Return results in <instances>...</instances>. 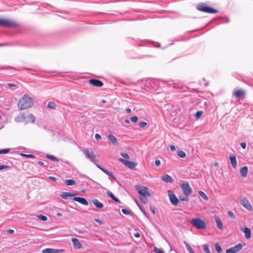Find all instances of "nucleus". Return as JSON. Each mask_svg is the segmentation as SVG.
Masks as SVG:
<instances>
[{
	"instance_id": "1",
	"label": "nucleus",
	"mask_w": 253,
	"mask_h": 253,
	"mask_svg": "<svg viewBox=\"0 0 253 253\" xmlns=\"http://www.w3.org/2000/svg\"><path fill=\"white\" fill-rule=\"evenodd\" d=\"M34 104L33 99L27 95H24L20 99L18 103V107L20 110H24L31 107Z\"/></svg>"
},
{
	"instance_id": "2",
	"label": "nucleus",
	"mask_w": 253,
	"mask_h": 253,
	"mask_svg": "<svg viewBox=\"0 0 253 253\" xmlns=\"http://www.w3.org/2000/svg\"><path fill=\"white\" fill-rule=\"evenodd\" d=\"M191 224L198 229H204L206 228V223L200 218L196 217L191 219Z\"/></svg>"
},
{
	"instance_id": "3",
	"label": "nucleus",
	"mask_w": 253,
	"mask_h": 253,
	"mask_svg": "<svg viewBox=\"0 0 253 253\" xmlns=\"http://www.w3.org/2000/svg\"><path fill=\"white\" fill-rule=\"evenodd\" d=\"M83 153L85 155L86 157L89 159L92 163H95L98 161V159L97 158L96 156L95 155L91 149L85 148L83 150Z\"/></svg>"
},
{
	"instance_id": "4",
	"label": "nucleus",
	"mask_w": 253,
	"mask_h": 253,
	"mask_svg": "<svg viewBox=\"0 0 253 253\" xmlns=\"http://www.w3.org/2000/svg\"><path fill=\"white\" fill-rule=\"evenodd\" d=\"M135 189L140 195L144 197H147L151 196L148 191V188L146 187L140 185H136Z\"/></svg>"
},
{
	"instance_id": "5",
	"label": "nucleus",
	"mask_w": 253,
	"mask_h": 253,
	"mask_svg": "<svg viewBox=\"0 0 253 253\" xmlns=\"http://www.w3.org/2000/svg\"><path fill=\"white\" fill-rule=\"evenodd\" d=\"M119 161L121 162L123 165H124L126 167L128 168L131 169H133L136 166V164L133 162L125 160L123 158H119Z\"/></svg>"
},
{
	"instance_id": "6",
	"label": "nucleus",
	"mask_w": 253,
	"mask_h": 253,
	"mask_svg": "<svg viewBox=\"0 0 253 253\" xmlns=\"http://www.w3.org/2000/svg\"><path fill=\"white\" fill-rule=\"evenodd\" d=\"M181 187L186 196H189L192 192V188L188 182L183 183L181 185Z\"/></svg>"
},
{
	"instance_id": "7",
	"label": "nucleus",
	"mask_w": 253,
	"mask_h": 253,
	"mask_svg": "<svg viewBox=\"0 0 253 253\" xmlns=\"http://www.w3.org/2000/svg\"><path fill=\"white\" fill-rule=\"evenodd\" d=\"M16 24L12 21L6 19L0 18V26L3 27H14Z\"/></svg>"
},
{
	"instance_id": "8",
	"label": "nucleus",
	"mask_w": 253,
	"mask_h": 253,
	"mask_svg": "<svg viewBox=\"0 0 253 253\" xmlns=\"http://www.w3.org/2000/svg\"><path fill=\"white\" fill-rule=\"evenodd\" d=\"M240 204L248 211H253L252 206L251 205L248 199L247 198H244L241 200Z\"/></svg>"
},
{
	"instance_id": "9",
	"label": "nucleus",
	"mask_w": 253,
	"mask_h": 253,
	"mask_svg": "<svg viewBox=\"0 0 253 253\" xmlns=\"http://www.w3.org/2000/svg\"><path fill=\"white\" fill-rule=\"evenodd\" d=\"M243 248L241 244H238L237 245L226 250V253H236L240 251Z\"/></svg>"
},
{
	"instance_id": "10",
	"label": "nucleus",
	"mask_w": 253,
	"mask_h": 253,
	"mask_svg": "<svg viewBox=\"0 0 253 253\" xmlns=\"http://www.w3.org/2000/svg\"><path fill=\"white\" fill-rule=\"evenodd\" d=\"M168 195L169 196V200L172 205L174 206H177L178 203V200L175 195L173 193H172L170 190L168 191Z\"/></svg>"
},
{
	"instance_id": "11",
	"label": "nucleus",
	"mask_w": 253,
	"mask_h": 253,
	"mask_svg": "<svg viewBox=\"0 0 253 253\" xmlns=\"http://www.w3.org/2000/svg\"><path fill=\"white\" fill-rule=\"evenodd\" d=\"M233 94L236 98H244L245 95V91L243 89H239L234 91Z\"/></svg>"
},
{
	"instance_id": "12",
	"label": "nucleus",
	"mask_w": 253,
	"mask_h": 253,
	"mask_svg": "<svg viewBox=\"0 0 253 253\" xmlns=\"http://www.w3.org/2000/svg\"><path fill=\"white\" fill-rule=\"evenodd\" d=\"M89 83L90 84L97 87H101L103 85L101 81L97 79H91L89 81Z\"/></svg>"
},
{
	"instance_id": "13",
	"label": "nucleus",
	"mask_w": 253,
	"mask_h": 253,
	"mask_svg": "<svg viewBox=\"0 0 253 253\" xmlns=\"http://www.w3.org/2000/svg\"><path fill=\"white\" fill-rule=\"evenodd\" d=\"M73 200L84 206H87L88 205L87 201L84 198L75 197L73 198Z\"/></svg>"
},
{
	"instance_id": "14",
	"label": "nucleus",
	"mask_w": 253,
	"mask_h": 253,
	"mask_svg": "<svg viewBox=\"0 0 253 253\" xmlns=\"http://www.w3.org/2000/svg\"><path fill=\"white\" fill-rule=\"evenodd\" d=\"M72 240L74 247L75 249H81L82 248V245L78 239L72 238Z\"/></svg>"
},
{
	"instance_id": "15",
	"label": "nucleus",
	"mask_w": 253,
	"mask_h": 253,
	"mask_svg": "<svg viewBox=\"0 0 253 253\" xmlns=\"http://www.w3.org/2000/svg\"><path fill=\"white\" fill-rule=\"evenodd\" d=\"M26 116L24 114H21L14 118V121L16 123L24 122L26 120Z\"/></svg>"
},
{
	"instance_id": "16",
	"label": "nucleus",
	"mask_w": 253,
	"mask_h": 253,
	"mask_svg": "<svg viewBox=\"0 0 253 253\" xmlns=\"http://www.w3.org/2000/svg\"><path fill=\"white\" fill-rule=\"evenodd\" d=\"M248 172V167L244 166V167H242L240 170L241 176L243 178L246 177L247 175Z\"/></svg>"
},
{
	"instance_id": "17",
	"label": "nucleus",
	"mask_w": 253,
	"mask_h": 253,
	"mask_svg": "<svg viewBox=\"0 0 253 253\" xmlns=\"http://www.w3.org/2000/svg\"><path fill=\"white\" fill-rule=\"evenodd\" d=\"M215 220L216 223V225L217 228L219 230H222L223 229V225L221 221V220L220 218L217 215H215L214 216Z\"/></svg>"
},
{
	"instance_id": "18",
	"label": "nucleus",
	"mask_w": 253,
	"mask_h": 253,
	"mask_svg": "<svg viewBox=\"0 0 253 253\" xmlns=\"http://www.w3.org/2000/svg\"><path fill=\"white\" fill-rule=\"evenodd\" d=\"M76 194L75 193H71V192H63L61 194V197L64 199H67L69 197H73L75 196Z\"/></svg>"
},
{
	"instance_id": "19",
	"label": "nucleus",
	"mask_w": 253,
	"mask_h": 253,
	"mask_svg": "<svg viewBox=\"0 0 253 253\" xmlns=\"http://www.w3.org/2000/svg\"><path fill=\"white\" fill-rule=\"evenodd\" d=\"M229 159L230 160V162L232 166L234 168H236L237 167V160L235 156L231 155L229 157Z\"/></svg>"
},
{
	"instance_id": "20",
	"label": "nucleus",
	"mask_w": 253,
	"mask_h": 253,
	"mask_svg": "<svg viewBox=\"0 0 253 253\" xmlns=\"http://www.w3.org/2000/svg\"><path fill=\"white\" fill-rule=\"evenodd\" d=\"M162 179L167 183H172L173 182L171 177L167 174L164 175L162 177Z\"/></svg>"
},
{
	"instance_id": "21",
	"label": "nucleus",
	"mask_w": 253,
	"mask_h": 253,
	"mask_svg": "<svg viewBox=\"0 0 253 253\" xmlns=\"http://www.w3.org/2000/svg\"><path fill=\"white\" fill-rule=\"evenodd\" d=\"M93 204L97 208L101 209L103 207V204L100 202L97 199H93L92 200Z\"/></svg>"
},
{
	"instance_id": "22",
	"label": "nucleus",
	"mask_w": 253,
	"mask_h": 253,
	"mask_svg": "<svg viewBox=\"0 0 253 253\" xmlns=\"http://www.w3.org/2000/svg\"><path fill=\"white\" fill-rule=\"evenodd\" d=\"M243 231L245 233V236L246 239H248L251 238V230L249 228L245 227V228H244Z\"/></svg>"
},
{
	"instance_id": "23",
	"label": "nucleus",
	"mask_w": 253,
	"mask_h": 253,
	"mask_svg": "<svg viewBox=\"0 0 253 253\" xmlns=\"http://www.w3.org/2000/svg\"><path fill=\"white\" fill-rule=\"evenodd\" d=\"M204 12L209 13H216L217 12V10L215 9L207 6L206 8V10L204 11Z\"/></svg>"
},
{
	"instance_id": "24",
	"label": "nucleus",
	"mask_w": 253,
	"mask_h": 253,
	"mask_svg": "<svg viewBox=\"0 0 253 253\" xmlns=\"http://www.w3.org/2000/svg\"><path fill=\"white\" fill-rule=\"evenodd\" d=\"M204 12L209 13H216L217 12V10L215 9L207 6L206 8V10L204 11Z\"/></svg>"
},
{
	"instance_id": "25",
	"label": "nucleus",
	"mask_w": 253,
	"mask_h": 253,
	"mask_svg": "<svg viewBox=\"0 0 253 253\" xmlns=\"http://www.w3.org/2000/svg\"><path fill=\"white\" fill-rule=\"evenodd\" d=\"M207 5L205 3H200L197 5V9L201 11L204 12Z\"/></svg>"
},
{
	"instance_id": "26",
	"label": "nucleus",
	"mask_w": 253,
	"mask_h": 253,
	"mask_svg": "<svg viewBox=\"0 0 253 253\" xmlns=\"http://www.w3.org/2000/svg\"><path fill=\"white\" fill-rule=\"evenodd\" d=\"M108 137L110 140L112 142V143L116 144L117 143V139L112 134L109 133L108 134Z\"/></svg>"
},
{
	"instance_id": "27",
	"label": "nucleus",
	"mask_w": 253,
	"mask_h": 253,
	"mask_svg": "<svg viewBox=\"0 0 253 253\" xmlns=\"http://www.w3.org/2000/svg\"><path fill=\"white\" fill-rule=\"evenodd\" d=\"M27 118L29 120H27L26 121V123H28L30 121L32 123H34V122L35 121V117L32 114L29 115L27 116Z\"/></svg>"
},
{
	"instance_id": "28",
	"label": "nucleus",
	"mask_w": 253,
	"mask_h": 253,
	"mask_svg": "<svg viewBox=\"0 0 253 253\" xmlns=\"http://www.w3.org/2000/svg\"><path fill=\"white\" fill-rule=\"evenodd\" d=\"M177 154L180 158H183L186 157V153L182 150H178Z\"/></svg>"
},
{
	"instance_id": "29",
	"label": "nucleus",
	"mask_w": 253,
	"mask_h": 253,
	"mask_svg": "<svg viewBox=\"0 0 253 253\" xmlns=\"http://www.w3.org/2000/svg\"><path fill=\"white\" fill-rule=\"evenodd\" d=\"M65 183L67 185L71 186L74 185L76 183V181L73 179H67L65 181Z\"/></svg>"
},
{
	"instance_id": "30",
	"label": "nucleus",
	"mask_w": 253,
	"mask_h": 253,
	"mask_svg": "<svg viewBox=\"0 0 253 253\" xmlns=\"http://www.w3.org/2000/svg\"><path fill=\"white\" fill-rule=\"evenodd\" d=\"M136 202L137 206L139 207V208H140L141 211H142L143 214L145 215V216L148 218L149 216H148V214H147L144 209L143 208V207L137 202Z\"/></svg>"
},
{
	"instance_id": "31",
	"label": "nucleus",
	"mask_w": 253,
	"mask_h": 253,
	"mask_svg": "<svg viewBox=\"0 0 253 253\" xmlns=\"http://www.w3.org/2000/svg\"><path fill=\"white\" fill-rule=\"evenodd\" d=\"M102 171L107 174L109 176L112 177L113 179H116L115 176L108 170L104 169H102Z\"/></svg>"
},
{
	"instance_id": "32",
	"label": "nucleus",
	"mask_w": 253,
	"mask_h": 253,
	"mask_svg": "<svg viewBox=\"0 0 253 253\" xmlns=\"http://www.w3.org/2000/svg\"><path fill=\"white\" fill-rule=\"evenodd\" d=\"M199 194L203 199H204L205 200H208V198L207 196L204 192H203L202 191H200L199 192Z\"/></svg>"
},
{
	"instance_id": "33",
	"label": "nucleus",
	"mask_w": 253,
	"mask_h": 253,
	"mask_svg": "<svg viewBox=\"0 0 253 253\" xmlns=\"http://www.w3.org/2000/svg\"><path fill=\"white\" fill-rule=\"evenodd\" d=\"M47 158L53 161L58 162V159L52 155L47 154L46 155Z\"/></svg>"
},
{
	"instance_id": "34",
	"label": "nucleus",
	"mask_w": 253,
	"mask_h": 253,
	"mask_svg": "<svg viewBox=\"0 0 253 253\" xmlns=\"http://www.w3.org/2000/svg\"><path fill=\"white\" fill-rule=\"evenodd\" d=\"M215 248L216 252L218 253H221V252L222 251L221 248L220 246L218 243H216L215 244Z\"/></svg>"
},
{
	"instance_id": "35",
	"label": "nucleus",
	"mask_w": 253,
	"mask_h": 253,
	"mask_svg": "<svg viewBox=\"0 0 253 253\" xmlns=\"http://www.w3.org/2000/svg\"><path fill=\"white\" fill-rule=\"evenodd\" d=\"M47 107H48V108H49L50 109H55L56 105L54 104V103L52 102H48V103L47 104Z\"/></svg>"
},
{
	"instance_id": "36",
	"label": "nucleus",
	"mask_w": 253,
	"mask_h": 253,
	"mask_svg": "<svg viewBox=\"0 0 253 253\" xmlns=\"http://www.w3.org/2000/svg\"><path fill=\"white\" fill-rule=\"evenodd\" d=\"M38 217L39 219L42 221H46L47 219V218L46 216L42 215V214H39L38 215Z\"/></svg>"
},
{
	"instance_id": "37",
	"label": "nucleus",
	"mask_w": 253,
	"mask_h": 253,
	"mask_svg": "<svg viewBox=\"0 0 253 253\" xmlns=\"http://www.w3.org/2000/svg\"><path fill=\"white\" fill-rule=\"evenodd\" d=\"M42 253H53V249L47 248L42 250Z\"/></svg>"
},
{
	"instance_id": "38",
	"label": "nucleus",
	"mask_w": 253,
	"mask_h": 253,
	"mask_svg": "<svg viewBox=\"0 0 253 253\" xmlns=\"http://www.w3.org/2000/svg\"><path fill=\"white\" fill-rule=\"evenodd\" d=\"M204 113V112L202 111H198L195 115V117L196 118H199Z\"/></svg>"
},
{
	"instance_id": "39",
	"label": "nucleus",
	"mask_w": 253,
	"mask_h": 253,
	"mask_svg": "<svg viewBox=\"0 0 253 253\" xmlns=\"http://www.w3.org/2000/svg\"><path fill=\"white\" fill-rule=\"evenodd\" d=\"M121 155L124 157V158L126 159H129V156L128 155V154L126 153H124V152H121Z\"/></svg>"
},
{
	"instance_id": "40",
	"label": "nucleus",
	"mask_w": 253,
	"mask_h": 253,
	"mask_svg": "<svg viewBox=\"0 0 253 253\" xmlns=\"http://www.w3.org/2000/svg\"><path fill=\"white\" fill-rule=\"evenodd\" d=\"M10 151L9 149H3L0 150V154H7Z\"/></svg>"
},
{
	"instance_id": "41",
	"label": "nucleus",
	"mask_w": 253,
	"mask_h": 253,
	"mask_svg": "<svg viewBox=\"0 0 253 253\" xmlns=\"http://www.w3.org/2000/svg\"><path fill=\"white\" fill-rule=\"evenodd\" d=\"M204 250L206 253H211L209 246L207 244L204 246Z\"/></svg>"
},
{
	"instance_id": "42",
	"label": "nucleus",
	"mask_w": 253,
	"mask_h": 253,
	"mask_svg": "<svg viewBox=\"0 0 253 253\" xmlns=\"http://www.w3.org/2000/svg\"><path fill=\"white\" fill-rule=\"evenodd\" d=\"M22 155L29 158L34 159L35 158V156L32 154H22Z\"/></svg>"
},
{
	"instance_id": "43",
	"label": "nucleus",
	"mask_w": 253,
	"mask_h": 253,
	"mask_svg": "<svg viewBox=\"0 0 253 253\" xmlns=\"http://www.w3.org/2000/svg\"><path fill=\"white\" fill-rule=\"evenodd\" d=\"M228 215L229 216H230V217L232 218H236V216L235 215H234V214L233 213V212L231 211H228Z\"/></svg>"
},
{
	"instance_id": "44",
	"label": "nucleus",
	"mask_w": 253,
	"mask_h": 253,
	"mask_svg": "<svg viewBox=\"0 0 253 253\" xmlns=\"http://www.w3.org/2000/svg\"><path fill=\"white\" fill-rule=\"evenodd\" d=\"M154 251L156 253H165V252L163 250L159 249L157 248H155Z\"/></svg>"
},
{
	"instance_id": "45",
	"label": "nucleus",
	"mask_w": 253,
	"mask_h": 253,
	"mask_svg": "<svg viewBox=\"0 0 253 253\" xmlns=\"http://www.w3.org/2000/svg\"><path fill=\"white\" fill-rule=\"evenodd\" d=\"M130 119L131 121L133 123H136L138 120V118L136 116L131 117H130Z\"/></svg>"
},
{
	"instance_id": "46",
	"label": "nucleus",
	"mask_w": 253,
	"mask_h": 253,
	"mask_svg": "<svg viewBox=\"0 0 253 253\" xmlns=\"http://www.w3.org/2000/svg\"><path fill=\"white\" fill-rule=\"evenodd\" d=\"M107 195L111 197L112 199H114L115 196H114V195L110 191H108L107 192Z\"/></svg>"
},
{
	"instance_id": "47",
	"label": "nucleus",
	"mask_w": 253,
	"mask_h": 253,
	"mask_svg": "<svg viewBox=\"0 0 253 253\" xmlns=\"http://www.w3.org/2000/svg\"><path fill=\"white\" fill-rule=\"evenodd\" d=\"M122 211L123 213H124L125 214L127 215V214H130V211H129L128 210H127L126 209H122Z\"/></svg>"
},
{
	"instance_id": "48",
	"label": "nucleus",
	"mask_w": 253,
	"mask_h": 253,
	"mask_svg": "<svg viewBox=\"0 0 253 253\" xmlns=\"http://www.w3.org/2000/svg\"><path fill=\"white\" fill-rule=\"evenodd\" d=\"M147 125V123L145 122H141L139 123V126L141 127H144Z\"/></svg>"
},
{
	"instance_id": "49",
	"label": "nucleus",
	"mask_w": 253,
	"mask_h": 253,
	"mask_svg": "<svg viewBox=\"0 0 253 253\" xmlns=\"http://www.w3.org/2000/svg\"><path fill=\"white\" fill-rule=\"evenodd\" d=\"M147 197H140V199L141 201L144 204H146L147 202Z\"/></svg>"
},
{
	"instance_id": "50",
	"label": "nucleus",
	"mask_w": 253,
	"mask_h": 253,
	"mask_svg": "<svg viewBox=\"0 0 253 253\" xmlns=\"http://www.w3.org/2000/svg\"><path fill=\"white\" fill-rule=\"evenodd\" d=\"M63 252L62 250H57L53 249V253H60Z\"/></svg>"
},
{
	"instance_id": "51",
	"label": "nucleus",
	"mask_w": 253,
	"mask_h": 253,
	"mask_svg": "<svg viewBox=\"0 0 253 253\" xmlns=\"http://www.w3.org/2000/svg\"><path fill=\"white\" fill-rule=\"evenodd\" d=\"M9 167L7 165H0V170H2L3 169L9 168Z\"/></svg>"
},
{
	"instance_id": "52",
	"label": "nucleus",
	"mask_w": 253,
	"mask_h": 253,
	"mask_svg": "<svg viewBox=\"0 0 253 253\" xmlns=\"http://www.w3.org/2000/svg\"><path fill=\"white\" fill-rule=\"evenodd\" d=\"M180 199L181 201H187L188 200V196H186L183 198L180 197Z\"/></svg>"
},
{
	"instance_id": "53",
	"label": "nucleus",
	"mask_w": 253,
	"mask_h": 253,
	"mask_svg": "<svg viewBox=\"0 0 253 253\" xmlns=\"http://www.w3.org/2000/svg\"><path fill=\"white\" fill-rule=\"evenodd\" d=\"M150 209L151 211L153 212V213H154V214L155 213V208L154 206H151L150 207Z\"/></svg>"
},
{
	"instance_id": "54",
	"label": "nucleus",
	"mask_w": 253,
	"mask_h": 253,
	"mask_svg": "<svg viewBox=\"0 0 253 253\" xmlns=\"http://www.w3.org/2000/svg\"><path fill=\"white\" fill-rule=\"evenodd\" d=\"M95 137L97 140H100L101 138V135L98 133L95 134Z\"/></svg>"
},
{
	"instance_id": "55",
	"label": "nucleus",
	"mask_w": 253,
	"mask_h": 253,
	"mask_svg": "<svg viewBox=\"0 0 253 253\" xmlns=\"http://www.w3.org/2000/svg\"><path fill=\"white\" fill-rule=\"evenodd\" d=\"M155 164L156 165V166H159L161 164V162L159 160H156L155 161Z\"/></svg>"
},
{
	"instance_id": "56",
	"label": "nucleus",
	"mask_w": 253,
	"mask_h": 253,
	"mask_svg": "<svg viewBox=\"0 0 253 253\" xmlns=\"http://www.w3.org/2000/svg\"><path fill=\"white\" fill-rule=\"evenodd\" d=\"M241 147L245 149L246 148V142H242L240 144Z\"/></svg>"
},
{
	"instance_id": "57",
	"label": "nucleus",
	"mask_w": 253,
	"mask_h": 253,
	"mask_svg": "<svg viewBox=\"0 0 253 253\" xmlns=\"http://www.w3.org/2000/svg\"><path fill=\"white\" fill-rule=\"evenodd\" d=\"M169 147H170V150L172 151H173L175 150V146L173 145H170Z\"/></svg>"
},
{
	"instance_id": "58",
	"label": "nucleus",
	"mask_w": 253,
	"mask_h": 253,
	"mask_svg": "<svg viewBox=\"0 0 253 253\" xmlns=\"http://www.w3.org/2000/svg\"><path fill=\"white\" fill-rule=\"evenodd\" d=\"M186 248L189 253L193 251L192 248L190 246V245L186 247Z\"/></svg>"
},
{
	"instance_id": "59",
	"label": "nucleus",
	"mask_w": 253,
	"mask_h": 253,
	"mask_svg": "<svg viewBox=\"0 0 253 253\" xmlns=\"http://www.w3.org/2000/svg\"><path fill=\"white\" fill-rule=\"evenodd\" d=\"M94 220L98 222V223H99L100 224H103V222L100 220V219H95Z\"/></svg>"
},
{
	"instance_id": "60",
	"label": "nucleus",
	"mask_w": 253,
	"mask_h": 253,
	"mask_svg": "<svg viewBox=\"0 0 253 253\" xmlns=\"http://www.w3.org/2000/svg\"><path fill=\"white\" fill-rule=\"evenodd\" d=\"M96 166L100 170H101L102 171V169H104V168H102L100 166L98 165V164H95Z\"/></svg>"
},
{
	"instance_id": "61",
	"label": "nucleus",
	"mask_w": 253,
	"mask_h": 253,
	"mask_svg": "<svg viewBox=\"0 0 253 253\" xmlns=\"http://www.w3.org/2000/svg\"><path fill=\"white\" fill-rule=\"evenodd\" d=\"M7 232L9 234H12L14 232V230L13 229H8Z\"/></svg>"
},
{
	"instance_id": "62",
	"label": "nucleus",
	"mask_w": 253,
	"mask_h": 253,
	"mask_svg": "<svg viewBox=\"0 0 253 253\" xmlns=\"http://www.w3.org/2000/svg\"><path fill=\"white\" fill-rule=\"evenodd\" d=\"M49 178L53 180V181H56V178H55V177L54 176H50L49 177Z\"/></svg>"
},
{
	"instance_id": "63",
	"label": "nucleus",
	"mask_w": 253,
	"mask_h": 253,
	"mask_svg": "<svg viewBox=\"0 0 253 253\" xmlns=\"http://www.w3.org/2000/svg\"><path fill=\"white\" fill-rule=\"evenodd\" d=\"M8 86H9V87H12V86H15L16 85L14 84H12V83H8Z\"/></svg>"
},
{
	"instance_id": "64",
	"label": "nucleus",
	"mask_w": 253,
	"mask_h": 253,
	"mask_svg": "<svg viewBox=\"0 0 253 253\" xmlns=\"http://www.w3.org/2000/svg\"><path fill=\"white\" fill-rule=\"evenodd\" d=\"M134 236L135 237L138 238V237H140V235L139 233L137 232L134 234Z\"/></svg>"
}]
</instances>
